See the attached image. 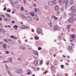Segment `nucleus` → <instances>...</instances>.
Returning <instances> with one entry per match:
<instances>
[{
	"label": "nucleus",
	"mask_w": 76,
	"mask_h": 76,
	"mask_svg": "<svg viewBox=\"0 0 76 76\" xmlns=\"http://www.w3.org/2000/svg\"><path fill=\"white\" fill-rule=\"evenodd\" d=\"M15 72L18 74H22L23 73L22 70L21 69H18L15 71Z\"/></svg>",
	"instance_id": "1"
},
{
	"label": "nucleus",
	"mask_w": 76,
	"mask_h": 76,
	"mask_svg": "<svg viewBox=\"0 0 76 76\" xmlns=\"http://www.w3.org/2000/svg\"><path fill=\"white\" fill-rule=\"evenodd\" d=\"M37 34H41L42 33V29L41 28H38L37 29Z\"/></svg>",
	"instance_id": "2"
},
{
	"label": "nucleus",
	"mask_w": 76,
	"mask_h": 76,
	"mask_svg": "<svg viewBox=\"0 0 76 76\" xmlns=\"http://www.w3.org/2000/svg\"><path fill=\"white\" fill-rule=\"evenodd\" d=\"M68 48L69 52H71V53H73V50H72V48L71 46H69Z\"/></svg>",
	"instance_id": "3"
},
{
	"label": "nucleus",
	"mask_w": 76,
	"mask_h": 76,
	"mask_svg": "<svg viewBox=\"0 0 76 76\" xmlns=\"http://www.w3.org/2000/svg\"><path fill=\"white\" fill-rule=\"evenodd\" d=\"M34 63L35 65H36L37 66H38V63H39V62L37 60H36L34 62Z\"/></svg>",
	"instance_id": "4"
},
{
	"label": "nucleus",
	"mask_w": 76,
	"mask_h": 76,
	"mask_svg": "<svg viewBox=\"0 0 76 76\" xmlns=\"http://www.w3.org/2000/svg\"><path fill=\"white\" fill-rule=\"evenodd\" d=\"M28 28V27L26 26L25 25H23L21 27L22 29H27Z\"/></svg>",
	"instance_id": "5"
},
{
	"label": "nucleus",
	"mask_w": 76,
	"mask_h": 76,
	"mask_svg": "<svg viewBox=\"0 0 76 76\" xmlns=\"http://www.w3.org/2000/svg\"><path fill=\"white\" fill-rule=\"evenodd\" d=\"M71 10L72 12L75 10V7L74 6H72L71 8Z\"/></svg>",
	"instance_id": "6"
},
{
	"label": "nucleus",
	"mask_w": 76,
	"mask_h": 76,
	"mask_svg": "<svg viewBox=\"0 0 76 76\" xmlns=\"http://www.w3.org/2000/svg\"><path fill=\"white\" fill-rule=\"evenodd\" d=\"M50 69L51 70H54L55 69V66H54L52 65L50 67Z\"/></svg>",
	"instance_id": "7"
},
{
	"label": "nucleus",
	"mask_w": 76,
	"mask_h": 76,
	"mask_svg": "<svg viewBox=\"0 0 76 76\" xmlns=\"http://www.w3.org/2000/svg\"><path fill=\"white\" fill-rule=\"evenodd\" d=\"M55 9L56 10H58V9H59V7H58V6L57 5H56L55 6Z\"/></svg>",
	"instance_id": "8"
},
{
	"label": "nucleus",
	"mask_w": 76,
	"mask_h": 76,
	"mask_svg": "<svg viewBox=\"0 0 76 76\" xmlns=\"http://www.w3.org/2000/svg\"><path fill=\"white\" fill-rule=\"evenodd\" d=\"M33 53L35 54V55H36V56H38V52L36 51H34Z\"/></svg>",
	"instance_id": "9"
},
{
	"label": "nucleus",
	"mask_w": 76,
	"mask_h": 76,
	"mask_svg": "<svg viewBox=\"0 0 76 76\" xmlns=\"http://www.w3.org/2000/svg\"><path fill=\"white\" fill-rule=\"evenodd\" d=\"M48 4L49 5H50V6H52V5H53V1H49L48 2Z\"/></svg>",
	"instance_id": "10"
},
{
	"label": "nucleus",
	"mask_w": 76,
	"mask_h": 76,
	"mask_svg": "<svg viewBox=\"0 0 76 76\" xmlns=\"http://www.w3.org/2000/svg\"><path fill=\"white\" fill-rule=\"evenodd\" d=\"M52 2L53 4H57V1L56 0H53Z\"/></svg>",
	"instance_id": "11"
},
{
	"label": "nucleus",
	"mask_w": 76,
	"mask_h": 76,
	"mask_svg": "<svg viewBox=\"0 0 76 76\" xmlns=\"http://www.w3.org/2000/svg\"><path fill=\"white\" fill-rule=\"evenodd\" d=\"M9 61L10 62V63H12V58H8Z\"/></svg>",
	"instance_id": "12"
},
{
	"label": "nucleus",
	"mask_w": 76,
	"mask_h": 76,
	"mask_svg": "<svg viewBox=\"0 0 76 76\" xmlns=\"http://www.w3.org/2000/svg\"><path fill=\"white\" fill-rule=\"evenodd\" d=\"M24 12H25V13L26 15H29V12H28V11H26V10H24Z\"/></svg>",
	"instance_id": "13"
},
{
	"label": "nucleus",
	"mask_w": 76,
	"mask_h": 76,
	"mask_svg": "<svg viewBox=\"0 0 76 76\" xmlns=\"http://www.w3.org/2000/svg\"><path fill=\"white\" fill-rule=\"evenodd\" d=\"M26 18L27 19H31V17L29 16H27L26 17Z\"/></svg>",
	"instance_id": "14"
},
{
	"label": "nucleus",
	"mask_w": 76,
	"mask_h": 76,
	"mask_svg": "<svg viewBox=\"0 0 76 76\" xmlns=\"http://www.w3.org/2000/svg\"><path fill=\"white\" fill-rule=\"evenodd\" d=\"M6 45H7V44H4L3 45V47H4V48H6Z\"/></svg>",
	"instance_id": "15"
},
{
	"label": "nucleus",
	"mask_w": 76,
	"mask_h": 76,
	"mask_svg": "<svg viewBox=\"0 0 76 76\" xmlns=\"http://www.w3.org/2000/svg\"><path fill=\"white\" fill-rule=\"evenodd\" d=\"M70 4L71 5H72L73 4H74V1L72 0L70 2Z\"/></svg>",
	"instance_id": "16"
},
{
	"label": "nucleus",
	"mask_w": 76,
	"mask_h": 76,
	"mask_svg": "<svg viewBox=\"0 0 76 76\" xmlns=\"http://www.w3.org/2000/svg\"><path fill=\"white\" fill-rule=\"evenodd\" d=\"M67 28L68 29H70V27H71V25H68L67 26Z\"/></svg>",
	"instance_id": "17"
},
{
	"label": "nucleus",
	"mask_w": 76,
	"mask_h": 76,
	"mask_svg": "<svg viewBox=\"0 0 76 76\" xmlns=\"http://www.w3.org/2000/svg\"><path fill=\"white\" fill-rule=\"evenodd\" d=\"M14 4H17V6H19L18 5V4H19V3H18V1H15V2L14 3Z\"/></svg>",
	"instance_id": "18"
},
{
	"label": "nucleus",
	"mask_w": 76,
	"mask_h": 76,
	"mask_svg": "<svg viewBox=\"0 0 76 76\" xmlns=\"http://www.w3.org/2000/svg\"><path fill=\"white\" fill-rule=\"evenodd\" d=\"M20 48L22 50H25V47L22 46H21L20 47Z\"/></svg>",
	"instance_id": "19"
},
{
	"label": "nucleus",
	"mask_w": 76,
	"mask_h": 76,
	"mask_svg": "<svg viewBox=\"0 0 76 76\" xmlns=\"http://www.w3.org/2000/svg\"><path fill=\"white\" fill-rule=\"evenodd\" d=\"M52 25H53V23H52V22H51V21H50V23L49 24V26H50V27H52Z\"/></svg>",
	"instance_id": "20"
},
{
	"label": "nucleus",
	"mask_w": 76,
	"mask_h": 76,
	"mask_svg": "<svg viewBox=\"0 0 76 76\" xmlns=\"http://www.w3.org/2000/svg\"><path fill=\"white\" fill-rule=\"evenodd\" d=\"M57 28H58V26H55L54 27V29L55 30H56V29H57Z\"/></svg>",
	"instance_id": "21"
},
{
	"label": "nucleus",
	"mask_w": 76,
	"mask_h": 76,
	"mask_svg": "<svg viewBox=\"0 0 76 76\" xmlns=\"http://www.w3.org/2000/svg\"><path fill=\"white\" fill-rule=\"evenodd\" d=\"M13 27L14 28H18V26L16 25H15Z\"/></svg>",
	"instance_id": "22"
},
{
	"label": "nucleus",
	"mask_w": 76,
	"mask_h": 76,
	"mask_svg": "<svg viewBox=\"0 0 76 76\" xmlns=\"http://www.w3.org/2000/svg\"><path fill=\"white\" fill-rule=\"evenodd\" d=\"M69 20V22H73V20L69 19V20Z\"/></svg>",
	"instance_id": "23"
},
{
	"label": "nucleus",
	"mask_w": 76,
	"mask_h": 76,
	"mask_svg": "<svg viewBox=\"0 0 76 76\" xmlns=\"http://www.w3.org/2000/svg\"><path fill=\"white\" fill-rule=\"evenodd\" d=\"M6 16H8V17H11V16L10 15H9V14H8V13H6Z\"/></svg>",
	"instance_id": "24"
},
{
	"label": "nucleus",
	"mask_w": 76,
	"mask_h": 76,
	"mask_svg": "<svg viewBox=\"0 0 76 76\" xmlns=\"http://www.w3.org/2000/svg\"><path fill=\"white\" fill-rule=\"evenodd\" d=\"M7 72L9 73V75H10V76H12V75L11 74L10 72V71L9 70H8L7 71Z\"/></svg>",
	"instance_id": "25"
},
{
	"label": "nucleus",
	"mask_w": 76,
	"mask_h": 76,
	"mask_svg": "<svg viewBox=\"0 0 76 76\" xmlns=\"http://www.w3.org/2000/svg\"><path fill=\"white\" fill-rule=\"evenodd\" d=\"M7 39V42H11L12 41V40L10 39Z\"/></svg>",
	"instance_id": "26"
},
{
	"label": "nucleus",
	"mask_w": 76,
	"mask_h": 76,
	"mask_svg": "<svg viewBox=\"0 0 76 76\" xmlns=\"http://www.w3.org/2000/svg\"><path fill=\"white\" fill-rule=\"evenodd\" d=\"M18 61H22V59H21V58H19L18 59Z\"/></svg>",
	"instance_id": "27"
},
{
	"label": "nucleus",
	"mask_w": 76,
	"mask_h": 76,
	"mask_svg": "<svg viewBox=\"0 0 76 76\" xmlns=\"http://www.w3.org/2000/svg\"><path fill=\"white\" fill-rule=\"evenodd\" d=\"M35 39H36L37 40L38 39H39V37H38L36 36L35 37Z\"/></svg>",
	"instance_id": "28"
},
{
	"label": "nucleus",
	"mask_w": 76,
	"mask_h": 76,
	"mask_svg": "<svg viewBox=\"0 0 76 76\" xmlns=\"http://www.w3.org/2000/svg\"><path fill=\"white\" fill-rule=\"evenodd\" d=\"M4 27H6H6H8L9 28H11V27H10V25H9V26H4Z\"/></svg>",
	"instance_id": "29"
},
{
	"label": "nucleus",
	"mask_w": 76,
	"mask_h": 76,
	"mask_svg": "<svg viewBox=\"0 0 76 76\" xmlns=\"http://www.w3.org/2000/svg\"><path fill=\"white\" fill-rule=\"evenodd\" d=\"M71 37L72 38H75V35L73 34L72 35Z\"/></svg>",
	"instance_id": "30"
},
{
	"label": "nucleus",
	"mask_w": 76,
	"mask_h": 76,
	"mask_svg": "<svg viewBox=\"0 0 76 76\" xmlns=\"http://www.w3.org/2000/svg\"><path fill=\"white\" fill-rule=\"evenodd\" d=\"M70 15H71V16H73V15H74V12H71V13H70Z\"/></svg>",
	"instance_id": "31"
},
{
	"label": "nucleus",
	"mask_w": 76,
	"mask_h": 76,
	"mask_svg": "<svg viewBox=\"0 0 76 76\" xmlns=\"http://www.w3.org/2000/svg\"><path fill=\"white\" fill-rule=\"evenodd\" d=\"M65 3L66 4H68V3H69V1L68 0H66V1H65Z\"/></svg>",
	"instance_id": "32"
},
{
	"label": "nucleus",
	"mask_w": 76,
	"mask_h": 76,
	"mask_svg": "<svg viewBox=\"0 0 76 76\" xmlns=\"http://www.w3.org/2000/svg\"><path fill=\"white\" fill-rule=\"evenodd\" d=\"M31 15L32 16H34V14L32 12H31Z\"/></svg>",
	"instance_id": "33"
},
{
	"label": "nucleus",
	"mask_w": 76,
	"mask_h": 76,
	"mask_svg": "<svg viewBox=\"0 0 76 76\" xmlns=\"http://www.w3.org/2000/svg\"><path fill=\"white\" fill-rule=\"evenodd\" d=\"M42 50V48H41V47H39L38 48V50Z\"/></svg>",
	"instance_id": "34"
},
{
	"label": "nucleus",
	"mask_w": 76,
	"mask_h": 76,
	"mask_svg": "<svg viewBox=\"0 0 76 76\" xmlns=\"http://www.w3.org/2000/svg\"><path fill=\"white\" fill-rule=\"evenodd\" d=\"M13 39H18V38L14 36Z\"/></svg>",
	"instance_id": "35"
},
{
	"label": "nucleus",
	"mask_w": 76,
	"mask_h": 76,
	"mask_svg": "<svg viewBox=\"0 0 76 76\" xmlns=\"http://www.w3.org/2000/svg\"><path fill=\"white\" fill-rule=\"evenodd\" d=\"M5 67L6 69H8V68H9V67H8V66H7L6 64H5Z\"/></svg>",
	"instance_id": "36"
},
{
	"label": "nucleus",
	"mask_w": 76,
	"mask_h": 76,
	"mask_svg": "<svg viewBox=\"0 0 76 76\" xmlns=\"http://www.w3.org/2000/svg\"><path fill=\"white\" fill-rule=\"evenodd\" d=\"M25 66H27L28 65V62H26V64H25Z\"/></svg>",
	"instance_id": "37"
},
{
	"label": "nucleus",
	"mask_w": 76,
	"mask_h": 76,
	"mask_svg": "<svg viewBox=\"0 0 76 76\" xmlns=\"http://www.w3.org/2000/svg\"><path fill=\"white\" fill-rule=\"evenodd\" d=\"M58 2L59 3H61L62 2V0H58Z\"/></svg>",
	"instance_id": "38"
},
{
	"label": "nucleus",
	"mask_w": 76,
	"mask_h": 76,
	"mask_svg": "<svg viewBox=\"0 0 76 76\" xmlns=\"http://www.w3.org/2000/svg\"><path fill=\"white\" fill-rule=\"evenodd\" d=\"M27 72H31V71L29 69H27Z\"/></svg>",
	"instance_id": "39"
},
{
	"label": "nucleus",
	"mask_w": 76,
	"mask_h": 76,
	"mask_svg": "<svg viewBox=\"0 0 76 76\" xmlns=\"http://www.w3.org/2000/svg\"><path fill=\"white\" fill-rule=\"evenodd\" d=\"M61 68H62V69H64V65H61Z\"/></svg>",
	"instance_id": "40"
},
{
	"label": "nucleus",
	"mask_w": 76,
	"mask_h": 76,
	"mask_svg": "<svg viewBox=\"0 0 76 76\" xmlns=\"http://www.w3.org/2000/svg\"><path fill=\"white\" fill-rule=\"evenodd\" d=\"M24 9V8H23V7H21V10L22 11H23Z\"/></svg>",
	"instance_id": "41"
},
{
	"label": "nucleus",
	"mask_w": 76,
	"mask_h": 76,
	"mask_svg": "<svg viewBox=\"0 0 76 76\" xmlns=\"http://www.w3.org/2000/svg\"><path fill=\"white\" fill-rule=\"evenodd\" d=\"M42 63H43V61H40V64H42Z\"/></svg>",
	"instance_id": "42"
},
{
	"label": "nucleus",
	"mask_w": 76,
	"mask_h": 76,
	"mask_svg": "<svg viewBox=\"0 0 76 76\" xmlns=\"http://www.w3.org/2000/svg\"><path fill=\"white\" fill-rule=\"evenodd\" d=\"M35 17H36V18H37V19H38V15H35Z\"/></svg>",
	"instance_id": "43"
},
{
	"label": "nucleus",
	"mask_w": 76,
	"mask_h": 76,
	"mask_svg": "<svg viewBox=\"0 0 76 76\" xmlns=\"http://www.w3.org/2000/svg\"><path fill=\"white\" fill-rule=\"evenodd\" d=\"M14 37V36H13V35L11 36H10V38H13V39Z\"/></svg>",
	"instance_id": "44"
},
{
	"label": "nucleus",
	"mask_w": 76,
	"mask_h": 76,
	"mask_svg": "<svg viewBox=\"0 0 76 76\" xmlns=\"http://www.w3.org/2000/svg\"><path fill=\"white\" fill-rule=\"evenodd\" d=\"M24 4H26V0H24Z\"/></svg>",
	"instance_id": "45"
},
{
	"label": "nucleus",
	"mask_w": 76,
	"mask_h": 76,
	"mask_svg": "<svg viewBox=\"0 0 76 76\" xmlns=\"http://www.w3.org/2000/svg\"><path fill=\"white\" fill-rule=\"evenodd\" d=\"M57 12L58 15H59L60 14V11H58Z\"/></svg>",
	"instance_id": "46"
},
{
	"label": "nucleus",
	"mask_w": 76,
	"mask_h": 76,
	"mask_svg": "<svg viewBox=\"0 0 76 76\" xmlns=\"http://www.w3.org/2000/svg\"><path fill=\"white\" fill-rule=\"evenodd\" d=\"M34 10H35V11L36 12H37V9L36 8H35L34 9Z\"/></svg>",
	"instance_id": "47"
},
{
	"label": "nucleus",
	"mask_w": 76,
	"mask_h": 76,
	"mask_svg": "<svg viewBox=\"0 0 76 76\" xmlns=\"http://www.w3.org/2000/svg\"><path fill=\"white\" fill-rule=\"evenodd\" d=\"M46 63H47L46 64L47 65H48V64H49V62L47 61L46 62Z\"/></svg>",
	"instance_id": "48"
},
{
	"label": "nucleus",
	"mask_w": 76,
	"mask_h": 76,
	"mask_svg": "<svg viewBox=\"0 0 76 76\" xmlns=\"http://www.w3.org/2000/svg\"><path fill=\"white\" fill-rule=\"evenodd\" d=\"M65 1H66V0H63L62 2L63 3H65Z\"/></svg>",
	"instance_id": "49"
},
{
	"label": "nucleus",
	"mask_w": 76,
	"mask_h": 76,
	"mask_svg": "<svg viewBox=\"0 0 76 76\" xmlns=\"http://www.w3.org/2000/svg\"><path fill=\"white\" fill-rule=\"evenodd\" d=\"M9 52L8 51H6V54H9Z\"/></svg>",
	"instance_id": "50"
},
{
	"label": "nucleus",
	"mask_w": 76,
	"mask_h": 76,
	"mask_svg": "<svg viewBox=\"0 0 76 76\" xmlns=\"http://www.w3.org/2000/svg\"><path fill=\"white\" fill-rule=\"evenodd\" d=\"M31 72H28L27 73V75H30V74H31Z\"/></svg>",
	"instance_id": "51"
},
{
	"label": "nucleus",
	"mask_w": 76,
	"mask_h": 76,
	"mask_svg": "<svg viewBox=\"0 0 76 76\" xmlns=\"http://www.w3.org/2000/svg\"><path fill=\"white\" fill-rule=\"evenodd\" d=\"M4 41H5V42H7V40L4 39Z\"/></svg>",
	"instance_id": "52"
},
{
	"label": "nucleus",
	"mask_w": 76,
	"mask_h": 76,
	"mask_svg": "<svg viewBox=\"0 0 76 76\" xmlns=\"http://www.w3.org/2000/svg\"><path fill=\"white\" fill-rule=\"evenodd\" d=\"M6 9H7V8L6 7H5L4 9V10H6Z\"/></svg>",
	"instance_id": "53"
},
{
	"label": "nucleus",
	"mask_w": 76,
	"mask_h": 76,
	"mask_svg": "<svg viewBox=\"0 0 76 76\" xmlns=\"http://www.w3.org/2000/svg\"><path fill=\"white\" fill-rule=\"evenodd\" d=\"M47 72V71H46L45 72H44V74L45 75V73H47V72Z\"/></svg>",
	"instance_id": "54"
},
{
	"label": "nucleus",
	"mask_w": 76,
	"mask_h": 76,
	"mask_svg": "<svg viewBox=\"0 0 76 76\" xmlns=\"http://www.w3.org/2000/svg\"><path fill=\"white\" fill-rule=\"evenodd\" d=\"M7 12H11V10H7Z\"/></svg>",
	"instance_id": "55"
},
{
	"label": "nucleus",
	"mask_w": 76,
	"mask_h": 76,
	"mask_svg": "<svg viewBox=\"0 0 76 76\" xmlns=\"http://www.w3.org/2000/svg\"><path fill=\"white\" fill-rule=\"evenodd\" d=\"M18 42L19 44H21V42H20V40H18Z\"/></svg>",
	"instance_id": "56"
},
{
	"label": "nucleus",
	"mask_w": 76,
	"mask_h": 76,
	"mask_svg": "<svg viewBox=\"0 0 76 76\" xmlns=\"http://www.w3.org/2000/svg\"><path fill=\"white\" fill-rule=\"evenodd\" d=\"M34 6L35 7H37V5H36V4H34Z\"/></svg>",
	"instance_id": "57"
},
{
	"label": "nucleus",
	"mask_w": 76,
	"mask_h": 76,
	"mask_svg": "<svg viewBox=\"0 0 76 76\" xmlns=\"http://www.w3.org/2000/svg\"><path fill=\"white\" fill-rule=\"evenodd\" d=\"M38 13H39V14H40V13H41V11H38Z\"/></svg>",
	"instance_id": "58"
},
{
	"label": "nucleus",
	"mask_w": 76,
	"mask_h": 76,
	"mask_svg": "<svg viewBox=\"0 0 76 76\" xmlns=\"http://www.w3.org/2000/svg\"><path fill=\"white\" fill-rule=\"evenodd\" d=\"M66 64L67 65V66H69V63H66Z\"/></svg>",
	"instance_id": "59"
},
{
	"label": "nucleus",
	"mask_w": 76,
	"mask_h": 76,
	"mask_svg": "<svg viewBox=\"0 0 76 76\" xmlns=\"http://www.w3.org/2000/svg\"><path fill=\"white\" fill-rule=\"evenodd\" d=\"M53 57H56V54H54V55H53Z\"/></svg>",
	"instance_id": "60"
},
{
	"label": "nucleus",
	"mask_w": 76,
	"mask_h": 76,
	"mask_svg": "<svg viewBox=\"0 0 76 76\" xmlns=\"http://www.w3.org/2000/svg\"><path fill=\"white\" fill-rule=\"evenodd\" d=\"M71 44L72 46H74V45H75V44H74L71 43Z\"/></svg>",
	"instance_id": "61"
},
{
	"label": "nucleus",
	"mask_w": 76,
	"mask_h": 76,
	"mask_svg": "<svg viewBox=\"0 0 76 76\" xmlns=\"http://www.w3.org/2000/svg\"><path fill=\"white\" fill-rule=\"evenodd\" d=\"M0 27H1V28H3V26L2 25H0Z\"/></svg>",
	"instance_id": "62"
},
{
	"label": "nucleus",
	"mask_w": 76,
	"mask_h": 76,
	"mask_svg": "<svg viewBox=\"0 0 76 76\" xmlns=\"http://www.w3.org/2000/svg\"><path fill=\"white\" fill-rule=\"evenodd\" d=\"M25 41L26 42H28V39H26L25 40Z\"/></svg>",
	"instance_id": "63"
},
{
	"label": "nucleus",
	"mask_w": 76,
	"mask_h": 76,
	"mask_svg": "<svg viewBox=\"0 0 76 76\" xmlns=\"http://www.w3.org/2000/svg\"><path fill=\"white\" fill-rule=\"evenodd\" d=\"M20 23H21V25H23V22L22 21H21V22Z\"/></svg>",
	"instance_id": "64"
}]
</instances>
